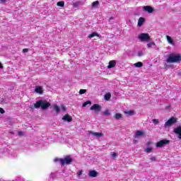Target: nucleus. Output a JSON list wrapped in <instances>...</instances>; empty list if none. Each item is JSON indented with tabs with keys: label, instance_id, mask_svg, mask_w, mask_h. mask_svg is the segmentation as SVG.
<instances>
[{
	"label": "nucleus",
	"instance_id": "43",
	"mask_svg": "<svg viewBox=\"0 0 181 181\" xmlns=\"http://www.w3.org/2000/svg\"><path fill=\"white\" fill-rule=\"evenodd\" d=\"M5 151H6V152H8V149H6ZM4 155L8 156V153H4Z\"/></svg>",
	"mask_w": 181,
	"mask_h": 181
},
{
	"label": "nucleus",
	"instance_id": "24",
	"mask_svg": "<svg viewBox=\"0 0 181 181\" xmlns=\"http://www.w3.org/2000/svg\"><path fill=\"white\" fill-rule=\"evenodd\" d=\"M153 46H156V44L154 42H150L147 44V47L148 48L153 47Z\"/></svg>",
	"mask_w": 181,
	"mask_h": 181
},
{
	"label": "nucleus",
	"instance_id": "32",
	"mask_svg": "<svg viewBox=\"0 0 181 181\" xmlns=\"http://www.w3.org/2000/svg\"><path fill=\"white\" fill-rule=\"evenodd\" d=\"M104 115H111V112H110V110H105L104 112Z\"/></svg>",
	"mask_w": 181,
	"mask_h": 181
},
{
	"label": "nucleus",
	"instance_id": "42",
	"mask_svg": "<svg viewBox=\"0 0 181 181\" xmlns=\"http://www.w3.org/2000/svg\"><path fill=\"white\" fill-rule=\"evenodd\" d=\"M0 69H4V66H2V63L0 62Z\"/></svg>",
	"mask_w": 181,
	"mask_h": 181
},
{
	"label": "nucleus",
	"instance_id": "4",
	"mask_svg": "<svg viewBox=\"0 0 181 181\" xmlns=\"http://www.w3.org/2000/svg\"><path fill=\"white\" fill-rule=\"evenodd\" d=\"M138 39L141 42H151V36L148 33H141L138 36Z\"/></svg>",
	"mask_w": 181,
	"mask_h": 181
},
{
	"label": "nucleus",
	"instance_id": "1",
	"mask_svg": "<svg viewBox=\"0 0 181 181\" xmlns=\"http://www.w3.org/2000/svg\"><path fill=\"white\" fill-rule=\"evenodd\" d=\"M166 63H179L181 62L180 54H171L166 59Z\"/></svg>",
	"mask_w": 181,
	"mask_h": 181
},
{
	"label": "nucleus",
	"instance_id": "38",
	"mask_svg": "<svg viewBox=\"0 0 181 181\" xmlns=\"http://www.w3.org/2000/svg\"><path fill=\"white\" fill-rule=\"evenodd\" d=\"M28 52H29V49L28 48L23 49V53H28Z\"/></svg>",
	"mask_w": 181,
	"mask_h": 181
},
{
	"label": "nucleus",
	"instance_id": "21",
	"mask_svg": "<svg viewBox=\"0 0 181 181\" xmlns=\"http://www.w3.org/2000/svg\"><path fill=\"white\" fill-rule=\"evenodd\" d=\"M115 119H121V118H122V115L119 113H116L115 115Z\"/></svg>",
	"mask_w": 181,
	"mask_h": 181
},
{
	"label": "nucleus",
	"instance_id": "30",
	"mask_svg": "<svg viewBox=\"0 0 181 181\" xmlns=\"http://www.w3.org/2000/svg\"><path fill=\"white\" fill-rule=\"evenodd\" d=\"M152 122L154 123V125H158V124H159V119H153L152 120Z\"/></svg>",
	"mask_w": 181,
	"mask_h": 181
},
{
	"label": "nucleus",
	"instance_id": "14",
	"mask_svg": "<svg viewBox=\"0 0 181 181\" xmlns=\"http://www.w3.org/2000/svg\"><path fill=\"white\" fill-rule=\"evenodd\" d=\"M174 132L178 135L179 139H181V127L174 129Z\"/></svg>",
	"mask_w": 181,
	"mask_h": 181
},
{
	"label": "nucleus",
	"instance_id": "7",
	"mask_svg": "<svg viewBox=\"0 0 181 181\" xmlns=\"http://www.w3.org/2000/svg\"><path fill=\"white\" fill-rule=\"evenodd\" d=\"M88 135L94 136L95 138H101V136H104V134H103V132H94L91 131H88Z\"/></svg>",
	"mask_w": 181,
	"mask_h": 181
},
{
	"label": "nucleus",
	"instance_id": "22",
	"mask_svg": "<svg viewBox=\"0 0 181 181\" xmlns=\"http://www.w3.org/2000/svg\"><path fill=\"white\" fill-rule=\"evenodd\" d=\"M99 1H95L92 4V7L93 8H98V5H99Z\"/></svg>",
	"mask_w": 181,
	"mask_h": 181
},
{
	"label": "nucleus",
	"instance_id": "23",
	"mask_svg": "<svg viewBox=\"0 0 181 181\" xmlns=\"http://www.w3.org/2000/svg\"><path fill=\"white\" fill-rule=\"evenodd\" d=\"M124 113L127 114V115H130V116H132L134 114L133 110L124 111Z\"/></svg>",
	"mask_w": 181,
	"mask_h": 181
},
{
	"label": "nucleus",
	"instance_id": "3",
	"mask_svg": "<svg viewBox=\"0 0 181 181\" xmlns=\"http://www.w3.org/2000/svg\"><path fill=\"white\" fill-rule=\"evenodd\" d=\"M34 107L35 108H39L41 107L42 110H47V108L50 107V103L46 100H39L34 104Z\"/></svg>",
	"mask_w": 181,
	"mask_h": 181
},
{
	"label": "nucleus",
	"instance_id": "8",
	"mask_svg": "<svg viewBox=\"0 0 181 181\" xmlns=\"http://www.w3.org/2000/svg\"><path fill=\"white\" fill-rule=\"evenodd\" d=\"M101 106L98 104H94L90 108V111H95V112H100L101 111Z\"/></svg>",
	"mask_w": 181,
	"mask_h": 181
},
{
	"label": "nucleus",
	"instance_id": "17",
	"mask_svg": "<svg viewBox=\"0 0 181 181\" xmlns=\"http://www.w3.org/2000/svg\"><path fill=\"white\" fill-rule=\"evenodd\" d=\"M145 22V18L141 17L139 19V21H138V26L139 28H141V26H142V25H144V23Z\"/></svg>",
	"mask_w": 181,
	"mask_h": 181
},
{
	"label": "nucleus",
	"instance_id": "26",
	"mask_svg": "<svg viewBox=\"0 0 181 181\" xmlns=\"http://www.w3.org/2000/svg\"><path fill=\"white\" fill-rule=\"evenodd\" d=\"M57 6H61L62 8H63V6H64V1H58L57 3Z\"/></svg>",
	"mask_w": 181,
	"mask_h": 181
},
{
	"label": "nucleus",
	"instance_id": "28",
	"mask_svg": "<svg viewBox=\"0 0 181 181\" xmlns=\"http://www.w3.org/2000/svg\"><path fill=\"white\" fill-rule=\"evenodd\" d=\"M91 105V101L88 100V101L85 102V103L83 104L82 107H87V105Z\"/></svg>",
	"mask_w": 181,
	"mask_h": 181
},
{
	"label": "nucleus",
	"instance_id": "37",
	"mask_svg": "<svg viewBox=\"0 0 181 181\" xmlns=\"http://www.w3.org/2000/svg\"><path fill=\"white\" fill-rule=\"evenodd\" d=\"M18 135L20 136H23V135H25V133L23 132H18Z\"/></svg>",
	"mask_w": 181,
	"mask_h": 181
},
{
	"label": "nucleus",
	"instance_id": "12",
	"mask_svg": "<svg viewBox=\"0 0 181 181\" xmlns=\"http://www.w3.org/2000/svg\"><path fill=\"white\" fill-rule=\"evenodd\" d=\"M167 42L169 45L171 46H175V40H173V38L169 35H166Z\"/></svg>",
	"mask_w": 181,
	"mask_h": 181
},
{
	"label": "nucleus",
	"instance_id": "18",
	"mask_svg": "<svg viewBox=\"0 0 181 181\" xmlns=\"http://www.w3.org/2000/svg\"><path fill=\"white\" fill-rule=\"evenodd\" d=\"M95 36H97L98 37H100V35H98V33H93L90 34L88 36V37L89 39H92V37H95Z\"/></svg>",
	"mask_w": 181,
	"mask_h": 181
},
{
	"label": "nucleus",
	"instance_id": "9",
	"mask_svg": "<svg viewBox=\"0 0 181 181\" xmlns=\"http://www.w3.org/2000/svg\"><path fill=\"white\" fill-rule=\"evenodd\" d=\"M167 144H169L168 140H166V139L160 140V141L156 143V146L157 148H162L163 147L164 145H166Z\"/></svg>",
	"mask_w": 181,
	"mask_h": 181
},
{
	"label": "nucleus",
	"instance_id": "19",
	"mask_svg": "<svg viewBox=\"0 0 181 181\" xmlns=\"http://www.w3.org/2000/svg\"><path fill=\"white\" fill-rule=\"evenodd\" d=\"M54 110L56 111L57 114L60 112V107H59L57 105H54Z\"/></svg>",
	"mask_w": 181,
	"mask_h": 181
},
{
	"label": "nucleus",
	"instance_id": "15",
	"mask_svg": "<svg viewBox=\"0 0 181 181\" xmlns=\"http://www.w3.org/2000/svg\"><path fill=\"white\" fill-rule=\"evenodd\" d=\"M62 119L64 121H67L68 122H71V121H73V118L71 117V116L69 115H66L62 117Z\"/></svg>",
	"mask_w": 181,
	"mask_h": 181
},
{
	"label": "nucleus",
	"instance_id": "41",
	"mask_svg": "<svg viewBox=\"0 0 181 181\" xmlns=\"http://www.w3.org/2000/svg\"><path fill=\"white\" fill-rule=\"evenodd\" d=\"M6 1H8V0H0V2H1V4H5V2H6Z\"/></svg>",
	"mask_w": 181,
	"mask_h": 181
},
{
	"label": "nucleus",
	"instance_id": "16",
	"mask_svg": "<svg viewBox=\"0 0 181 181\" xmlns=\"http://www.w3.org/2000/svg\"><path fill=\"white\" fill-rule=\"evenodd\" d=\"M35 93H37L38 94H43V88L41 86H36Z\"/></svg>",
	"mask_w": 181,
	"mask_h": 181
},
{
	"label": "nucleus",
	"instance_id": "6",
	"mask_svg": "<svg viewBox=\"0 0 181 181\" xmlns=\"http://www.w3.org/2000/svg\"><path fill=\"white\" fill-rule=\"evenodd\" d=\"M145 135H146V133L145 132V131L137 130L135 132L134 137L138 139L139 138H142L143 136H145Z\"/></svg>",
	"mask_w": 181,
	"mask_h": 181
},
{
	"label": "nucleus",
	"instance_id": "31",
	"mask_svg": "<svg viewBox=\"0 0 181 181\" xmlns=\"http://www.w3.org/2000/svg\"><path fill=\"white\" fill-rule=\"evenodd\" d=\"M77 176H81V175H83V170H78L76 173Z\"/></svg>",
	"mask_w": 181,
	"mask_h": 181
},
{
	"label": "nucleus",
	"instance_id": "40",
	"mask_svg": "<svg viewBox=\"0 0 181 181\" xmlns=\"http://www.w3.org/2000/svg\"><path fill=\"white\" fill-rule=\"evenodd\" d=\"M151 160L152 162H153L154 160H156V158L152 157V158H151Z\"/></svg>",
	"mask_w": 181,
	"mask_h": 181
},
{
	"label": "nucleus",
	"instance_id": "11",
	"mask_svg": "<svg viewBox=\"0 0 181 181\" xmlns=\"http://www.w3.org/2000/svg\"><path fill=\"white\" fill-rule=\"evenodd\" d=\"M144 11H145L146 12H148V13H152V12H153V8H152V6H144L143 7Z\"/></svg>",
	"mask_w": 181,
	"mask_h": 181
},
{
	"label": "nucleus",
	"instance_id": "33",
	"mask_svg": "<svg viewBox=\"0 0 181 181\" xmlns=\"http://www.w3.org/2000/svg\"><path fill=\"white\" fill-rule=\"evenodd\" d=\"M79 4H80L79 2H75V3H74V4H73L74 8H77V7L78 6Z\"/></svg>",
	"mask_w": 181,
	"mask_h": 181
},
{
	"label": "nucleus",
	"instance_id": "29",
	"mask_svg": "<svg viewBox=\"0 0 181 181\" xmlns=\"http://www.w3.org/2000/svg\"><path fill=\"white\" fill-rule=\"evenodd\" d=\"M86 93H87V90H86V89H81L79 90V94H81V95L86 94Z\"/></svg>",
	"mask_w": 181,
	"mask_h": 181
},
{
	"label": "nucleus",
	"instance_id": "36",
	"mask_svg": "<svg viewBox=\"0 0 181 181\" xmlns=\"http://www.w3.org/2000/svg\"><path fill=\"white\" fill-rule=\"evenodd\" d=\"M0 113L1 114H5V110H4V108L0 107Z\"/></svg>",
	"mask_w": 181,
	"mask_h": 181
},
{
	"label": "nucleus",
	"instance_id": "2",
	"mask_svg": "<svg viewBox=\"0 0 181 181\" xmlns=\"http://www.w3.org/2000/svg\"><path fill=\"white\" fill-rule=\"evenodd\" d=\"M54 161L56 162V163H61V165L63 166L64 165H69L71 163V162H73V159L70 156H67L64 158H55Z\"/></svg>",
	"mask_w": 181,
	"mask_h": 181
},
{
	"label": "nucleus",
	"instance_id": "25",
	"mask_svg": "<svg viewBox=\"0 0 181 181\" xmlns=\"http://www.w3.org/2000/svg\"><path fill=\"white\" fill-rule=\"evenodd\" d=\"M134 66H135V67L139 68V67H142V66H144V64H142V62H139L135 63Z\"/></svg>",
	"mask_w": 181,
	"mask_h": 181
},
{
	"label": "nucleus",
	"instance_id": "34",
	"mask_svg": "<svg viewBox=\"0 0 181 181\" xmlns=\"http://www.w3.org/2000/svg\"><path fill=\"white\" fill-rule=\"evenodd\" d=\"M61 110H62V111H66V106H64V105H62Z\"/></svg>",
	"mask_w": 181,
	"mask_h": 181
},
{
	"label": "nucleus",
	"instance_id": "39",
	"mask_svg": "<svg viewBox=\"0 0 181 181\" xmlns=\"http://www.w3.org/2000/svg\"><path fill=\"white\" fill-rule=\"evenodd\" d=\"M138 56H139V57H141V56H144V52H139L138 53Z\"/></svg>",
	"mask_w": 181,
	"mask_h": 181
},
{
	"label": "nucleus",
	"instance_id": "20",
	"mask_svg": "<svg viewBox=\"0 0 181 181\" xmlns=\"http://www.w3.org/2000/svg\"><path fill=\"white\" fill-rule=\"evenodd\" d=\"M152 151H153V148H152V147H147L144 150V151H146V153H151V152H152Z\"/></svg>",
	"mask_w": 181,
	"mask_h": 181
},
{
	"label": "nucleus",
	"instance_id": "44",
	"mask_svg": "<svg viewBox=\"0 0 181 181\" xmlns=\"http://www.w3.org/2000/svg\"><path fill=\"white\" fill-rule=\"evenodd\" d=\"M112 18H110V21H112Z\"/></svg>",
	"mask_w": 181,
	"mask_h": 181
},
{
	"label": "nucleus",
	"instance_id": "5",
	"mask_svg": "<svg viewBox=\"0 0 181 181\" xmlns=\"http://www.w3.org/2000/svg\"><path fill=\"white\" fill-rule=\"evenodd\" d=\"M176 122H177V119L176 117H171L165 123L164 127L165 128H169V127H172Z\"/></svg>",
	"mask_w": 181,
	"mask_h": 181
},
{
	"label": "nucleus",
	"instance_id": "10",
	"mask_svg": "<svg viewBox=\"0 0 181 181\" xmlns=\"http://www.w3.org/2000/svg\"><path fill=\"white\" fill-rule=\"evenodd\" d=\"M89 177H97L98 176V172L95 170H90L88 173Z\"/></svg>",
	"mask_w": 181,
	"mask_h": 181
},
{
	"label": "nucleus",
	"instance_id": "13",
	"mask_svg": "<svg viewBox=\"0 0 181 181\" xmlns=\"http://www.w3.org/2000/svg\"><path fill=\"white\" fill-rule=\"evenodd\" d=\"M117 66V61L112 60L109 62V64L107 65V69H114Z\"/></svg>",
	"mask_w": 181,
	"mask_h": 181
},
{
	"label": "nucleus",
	"instance_id": "27",
	"mask_svg": "<svg viewBox=\"0 0 181 181\" xmlns=\"http://www.w3.org/2000/svg\"><path fill=\"white\" fill-rule=\"evenodd\" d=\"M110 98H111V93H107V94L105 95V100H107V101H108V100H110Z\"/></svg>",
	"mask_w": 181,
	"mask_h": 181
},
{
	"label": "nucleus",
	"instance_id": "35",
	"mask_svg": "<svg viewBox=\"0 0 181 181\" xmlns=\"http://www.w3.org/2000/svg\"><path fill=\"white\" fill-rule=\"evenodd\" d=\"M112 156L113 158H117V157L118 156V155L117 154V153L112 152Z\"/></svg>",
	"mask_w": 181,
	"mask_h": 181
}]
</instances>
